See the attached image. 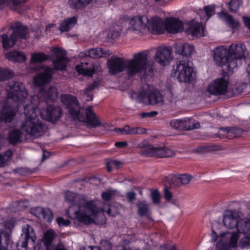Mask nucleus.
Wrapping results in <instances>:
<instances>
[{"label": "nucleus", "mask_w": 250, "mask_h": 250, "mask_svg": "<svg viewBox=\"0 0 250 250\" xmlns=\"http://www.w3.org/2000/svg\"><path fill=\"white\" fill-rule=\"evenodd\" d=\"M236 211H225L223 217L224 226L228 229H236L229 234V245L235 248L238 245L242 248H250V217H237Z\"/></svg>", "instance_id": "obj_1"}, {"label": "nucleus", "mask_w": 250, "mask_h": 250, "mask_svg": "<svg viewBox=\"0 0 250 250\" xmlns=\"http://www.w3.org/2000/svg\"><path fill=\"white\" fill-rule=\"evenodd\" d=\"M65 200L71 205L66 210V213L70 218L77 219L79 221L85 225L90 224L92 220L91 217L94 216L99 212L100 208L97 206V203L94 201H83L78 206V209H75L73 206L76 195L70 191H67L65 193Z\"/></svg>", "instance_id": "obj_2"}, {"label": "nucleus", "mask_w": 250, "mask_h": 250, "mask_svg": "<svg viewBox=\"0 0 250 250\" xmlns=\"http://www.w3.org/2000/svg\"><path fill=\"white\" fill-rule=\"evenodd\" d=\"M61 101L73 120H78L82 122H86L87 125L94 128L101 125V121L92 111L91 106L86 108L85 115H84L80 112V104L75 97L63 94L62 95Z\"/></svg>", "instance_id": "obj_3"}, {"label": "nucleus", "mask_w": 250, "mask_h": 250, "mask_svg": "<svg viewBox=\"0 0 250 250\" xmlns=\"http://www.w3.org/2000/svg\"><path fill=\"white\" fill-rule=\"evenodd\" d=\"M24 114L25 119L21 126L22 132L33 138L42 136L45 132L46 127L38 118L34 106L32 105H26L24 107Z\"/></svg>", "instance_id": "obj_4"}, {"label": "nucleus", "mask_w": 250, "mask_h": 250, "mask_svg": "<svg viewBox=\"0 0 250 250\" xmlns=\"http://www.w3.org/2000/svg\"><path fill=\"white\" fill-rule=\"evenodd\" d=\"M129 24L132 30L140 32L147 30L153 34L160 35L165 31L162 19L157 16L150 19L145 15L134 16L130 20Z\"/></svg>", "instance_id": "obj_5"}, {"label": "nucleus", "mask_w": 250, "mask_h": 250, "mask_svg": "<svg viewBox=\"0 0 250 250\" xmlns=\"http://www.w3.org/2000/svg\"><path fill=\"white\" fill-rule=\"evenodd\" d=\"M246 46L243 43L231 44L229 48L219 46L213 51L215 62H234L245 58Z\"/></svg>", "instance_id": "obj_6"}, {"label": "nucleus", "mask_w": 250, "mask_h": 250, "mask_svg": "<svg viewBox=\"0 0 250 250\" xmlns=\"http://www.w3.org/2000/svg\"><path fill=\"white\" fill-rule=\"evenodd\" d=\"M28 68L29 73L36 72V75L33 78L35 85L42 86L48 84L53 78V75L56 70L66 69V63H55L53 67L43 66L41 63H30Z\"/></svg>", "instance_id": "obj_7"}, {"label": "nucleus", "mask_w": 250, "mask_h": 250, "mask_svg": "<svg viewBox=\"0 0 250 250\" xmlns=\"http://www.w3.org/2000/svg\"><path fill=\"white\" fill-rule=\"evenodd\" d=\"M147 63H108L109 72L115 75L126 69L127 75L132 77L137 73L146 74Z\"/></svg>", "instance_id": "obj_8"}, {"label": "nucleus", "mask_w": 250, "mask_h": 250, "mask_svg": "<svg viewBox=\"0 0 250 250\" xmlns=\"http://www.w3.org/2000/svg\"><path fill=\"white\" fill-rule=\"evenodd\" d=\"M6 90L8 92V98L14 101H19L27 96L25 86L21 82H10L6 87Z\"/></svg>", "instance_id": "obj_9"}, {"label": "nucleus", "mask_w": 250, "mask_h": 250, "mask_svg": "<svg viewBox=\"0 0 250 250\" xmlns=\"http://www.w3.org/2000/svg\"><path fill=\"white\" fill-rule=\"evenodd\" d=\"M174 75H177L180 82H190L192 78L193 68L188 65V63H175L173 66Z\"/></svg>", "instance_id": "obj_10"}, {"label": "nucleus", "mask_w": 250, "mask_h": 250, "mask_svg": "<svg viewBox=\"0 0 250 250\" xmlns=\"http://www.w3.org/2000/svg\"><path fill=\"white\" fill-rule=\"evenodd\" d=\"M149 53L148 50L141 51L134 54L133 58L130 60L112 56L107 60L106 62H150L147 61Z\"/></svg>", "instance_id": "obj_11"}, {"label": "nucleus", "mask_w": 250, "mask_h": 250, "mask_svg": "<svg viewBox=\"0 0 250 250\" xmlns=\"http://www.w3.org/2000/svg\"><path fill=\"white\" fill-rule=\"evenodd\" d=\"M229 82L224 78L215 79L210 83L207 88L208 91L215 96L224 95L228 90Z\"/></svg>", "instance_id": "obj_12"}, {"label": "nucleus", "mask_w": 250, "mask_h": 250, "mask_svg": "<svg viewBox=\"0 0 250 250\" xmlns=\"http://www.w3.org/2000/svg\"><path fill=\"white\" fill-rule=\"evenodd\" d=\"M36 235L33 228L29 224H25L22 227L21 237L19 243L22 248L27 249L28 243L30 241L34 243L36 240Z\"/></svg>", "instance_id": "obj_13"}, {"label": "nucleus", "mask_w": 250, "mask_h": 250, "mask_svg": "<svg viewBox=\"0 0 250 250\" xmlns=\"http://www.w3.org/2000/svg\"><path fill=\"white\" fill-rule=\"evenodd\" d=\"M138 147L143 149L140 152L141 154L146 156H156L158 157H164L165 147H154L149 145L146 141H143L138 144Z\"/></svg>", "instance_id": "obj_14"}, {"label": "nucleus", "mask_w": 250, "mask_h": 250, "mask_svg": "<svg viewBox=\"0 0 250 250\" xmlns=\"http://www.w3.org/2000/svg\"><path fill=\"white\" fill-rule=\"evenodd\" d=\"M9 29L12 31V35L18 41L20 40H26L28 37V28L21 22L16 21L12 23Z\"/></svg>", "instance_id": "obj_15"}, {"label": "nucleus", "mask_w": 250, "mask_h": 250, "mask_svg": "<svg viewBox=\"0 0 250 250\" xmlns=\"http://www.w3.org/2000/svg\"><path fill=\"white\" fill-rule=\"evenodd\" d=\"M27 0H0V10L4 5L8 6L11 10L21 14L26 10V2Z\"/></svg>", "instance_id": "obj_16"}, {"label": "nucleus", "mask_w": 250, "mask_h": 250, "mask_svg": "<svg viewBox=\"0 0 250 250\" xmlns=\"http://www.w3.org/2000/svg\"><path fill=\"white\" fill-rule=\"evenodd\" d=\"M153 58L155 62H169L173 59L172 50L169 47L160 46Z\"/></svg>", "instance_id": "obj_17"}, {"label": "nucleus", "mask_w": 250, "mask_h": 250, "mask_svg": "<svg viewBox=\"0 0 250 250\" xmlns=\"http://www.w3.org/2000/svg\"><path fill=\"white\" fill-rule=\"evenodd\" d=\"M66 50L59 46L53 47L50 49L49 60L52 62H69Z\"/></svg>", "instance_id": "obj_18"}, {"label": "nucleus", "mask_w": 250, "mask_h": 250, "mask_svg": "<svg viewBox=\"0 0 250 250\" xmlns=\"http://www.w3.org/2000/svg\"><path fill=\"white\" fill-rule=\"evenodd\" d=\"M165 29L168 33L175 34L181 32L183 30L184 24L179 19L172 17L166 20Z\"/></svg>", "instance_id": "obj_19"}, {"label": "nucleus", "mask_w": 250, "mask_h": 250, "mask_svg": "<svg viewBox=\"0 0 250 250\" xmlns=\"http://www.w3.org/2000/svg\"><path fill=\"white\" fill-rule=\"evenodd\" d=\"M194 52V48L193 45H190L188 43H184L177 45L176 47V53L183 56V59L179 61L178 62H190L188 58H189L191 54Z\"/></svg>", "instance_id": "obj_20"}, {"label": "nucleus", "mask_w": 250, "mask_h": 250, "mask_svg": "<svg viewBox=\"0 0 250 250\" xmlns=\"http://www.w3.org/2000/svg\"><path fill=\"white\" fill-rule=\"evenodd\" d=\"M45 118L50 122L58 121L62 115V110L59 107L48 105L45 110Z\"/></svg>", "instance_id": "obj_21"}, {"label": "nucleus", "mask_w": 250, "mask_h": 250, "mask_svg": "<svg viewBox=\"0 0 250 250\" xmlns=\"http://www.w3.org/2000/svg\"><path fill=\"white\" fill-rule=\"evenodd\" d=\"M5 57L8 61L14 62H26L27 57L21 51L13 50L5 54Z\"/></svg>", "instance_id": "obj_22"}, {"label": "nucleus", "mask_w": 250, "mask_h": 250, "mask_svg": "<svg viewBox=\"0 0 250 250\" xmlns=\"http://www.w3.org/2000/svg\"><path fill=\"white\" fill-rule=\"evenodd\" d=\"M142 97L144 101L146 98L149 104L161 105L163 104L162 96L157 91H150L146 96H142Z\"/></svg>", "instance_id": "obj_23"}, {"label": "nucleus", "mask_w": 250, "mask_h": 250, "mask_svg": "<svg viewBox=\"0 0 250 250\" xmlns=\"http://www.w3.org/2000/svg\"><path fill=\"white\" fill-rule=\"evenodd\" d=\"M114 131L121 134H143L146 132V129L140 127H130L126 125L123 128L116 127Z\"/></svg>", "instance_id": "obj_24"}, {"label": "nucleus", "mask_w": 250, "mask_h": 250, "mask_svg": "<svg viewBox=\"0 0 250 250\" xmlns=\"http://www.w3.org/2000/svg\"><path fill=\"white\" fill-rule=\"evenodd\" d=\"M16 114V111L11 106H4L0 112V120L5 123L10 122Z\"/></svg>", "instance_id": "obj_25"}, {"label": "nucleus", "mask_w": 250, "mask_h": 250, "mask_svg": "<svg viewBox=\"0 0 250 250\" xmlns=\"http://www.w3.org/2000/svg\"><path fill=\"white\" fill-rule=\"evenodd\" d=\"M87 53L88 56L91 58H107L112 53L110 50L101 47L90 48L87 50Z\"/></svg>", "instance_id": "obj_26"}, {"label": "nucleus", "mask_w": 250, "mask_h": 250, "mask_svg": "<svg viewBox=\"0 0 250 250\" xmlns=\"http://www.w3.org/2000/svg\"><path fill=\"white\" fill-rule=\"evenodd\" d=\"M0 37L4 50H7L14 47L18 42L12 34L8 35L7 33H3Z\"/></svg>", "instance_id": "obj_27"}, {"label": "nucleus", "mask_w": 250, "mask_h": 250, "mask_svg": "<svg viewBox=\"0 0 250 250\" xmlns=\"http://www.w3.org/2000/svg\"><path fill=\"white\" fill-rule=\"evenodd\" d=\"M77 22V18L75 16L67 18L61 23L59 30L61 32H67L74 27Z\"/></svg>", "instance_id": "obj_28"}, {"label": "nucleus", "mask_w": 250, "mask_h": 250, "mask_svg": "<svg viewBox=\"0 0 250 250\" xmlns=\"http://www.w3.org/2000/svg\"><path fill=\"white\" fill-rule=\"evenodd\" d=\"M220 18L224 19L226 23L231 29H234L239 26V22L235 21L233 17L224 11H221L219 14Z\"/></svg>", "instance_id": "obj_29"}, {"label": "nucleus", "mask_w": 250, "mask_h": 250, "mask_svg": "<svg viewBox=\"0 0 250 250\" xmlns=\"http://www.w3.org/2000/svg\"><path fill=\"white\" fill-rule=\"evenodd\" d=\"M42 95L46 101H54L58 98V92L56 87L50 86L47 89L41 90Z\"/></svg>", "instance_id": "obj_30"}, {"label": "nucleus", "mask_w": 250, "mask_h": 250, "mask_svg": "<svg viewBox=\"0 0 250 250\" xmlns=\"http://www.w3.org/2000/svg\"><path fill=\"white\" fill-rule=\"evenodd\" d=\"M200 127V123L192 119H182V130H190Z\"/></svg>", "instance_id": "obj_31"}, {"label": "nucleus", "mask_w": 250, "mask_h": 250, "mask_svg": "<svg viewBox=\"0 0 250 250\" xmlns=\"http://www.w3.org/2000/svg\"><path fill=\"white\" fill-rule=\"evenodd\" d=\"M22 133L19 129L11 130L8 134V140L10 144L13 145L21 142Z\"/></svg>", "instance_id": "obj_32"}, {"label": "nucleus", "mask_w": 250, "mask_h": 250, "mask_svg": "<svg viewBox=\"0 0 250 250\" xmlns=\"http://www.w3.org/2000/svg\"><path fill=\"white\" fill-rule=\"evenodd\" d=\"M136 206L138 208V213L141 216H147L150 214L149 205L145 201H139Z\"/></svg>", "instance_id": "obj_33"}, {"label": "nucleus", "mask_w": 250, "mask_h": 250, "mask_svg": "<svg viewBox=\"0 0 250 250\" xmlns=\"http://www.w3.org/2000/svg\"><path fill=\"white\" fill-rule=\"evenodd\" d=\"M49 59L50 56L42 52H34L31 54L29 62H43Z\"/></svg>", "instance_id": "obj_34"}, {"label": "nucleus", "mask_w": 250, "mask_h": 250, "mask_svg": "<svg viewBox=\"0 0 250 250\" xmlns=\"http://www.w3.org/2000/svg\"><path fill=\"white\" fill-rule=\"evenodd\" d=\"M92 0H68L69 7L73 9L78 10L85 8Z\"/></svg>", "instance_id": "obj_35"}, {"label": "nucleus", "mask_w": 250, "mask_h": 250, "mask_svg": "<svg viewBox=\"0 0 250 250\" xmlns=\"http://www.w3.org/2000/svg\"><path fill=\"white\" fill-rule=\"evenodd\" d=\"M75 69L79 75L85 77H92L95 72L94 68L84 67L82 64L76 65Z\"/></svg>", "instance_id": "obj_36"}, {"label": "nucleus", "mask_w": 250, "mask_h": 250, "mask_svg": "<svg viewBox=\"0 0 250 250\" xmlns=\"http://www.w3.org/2000/svg\"><path fill=\"white\" fill-rule=\"evenodd\" d=\"M192 178V177L190 175L184 174L176 177L174 179V182L177 186L186 185L190 182Z\"/></svg>", "instance_id": "obj_37"}, {"label": "nucleus", "mask_w": 250, "mask_h": 250, "mask_svg": "<svg viewBox=\"0 0 250 250\" xmlns=\"http://www.w3.org/2000/svg\"><path fill=\"white\" fill-rule=\"evenodd\" d=\"M200 29L201 25L199 22L192 23L186 30V32L192 37H198L200 33Z\"/></svg>", "instance_id": "obj_38"}, {"label": "nucleus", "mask_w": 250, "mask_h": 250, "mask_svg": "<svg viewBox=\"0 0 250 250\" xmlns=\"http://www.w3.org/2000/svg\"><path fill=\"white\" fill-rule=\"evenodd\" d=\"M225 211H236L238 213L237 217H242V218H247L248 217H250V205L247 204L245 206L241 208V210H237V209H229L226 210Z\"/></svg>", "instance_id": "obj_39"}, {"label": "nucleus", "mask_w": 250, "mask_h": 250, "mask_svg": "<svg viewBox=\"0 0 250 250\" xmlns=\"http://www.w3.org/2000/svg\"><path fill=\"white\" fill-rule=\"evenodd\" d=\"M99 82L97 81H94L92 83L88 84L86 88L84 89V94L89 99H87V101H92L93 100V95L91 94V92L94 89L97 88L99 86Z\"/></svg>", "instance_id": "obj_40"}, {"label": "nucleus", "mask_w": 250, "mask_h": 250, "mask_svg": "<svg viewBox=\"0 0 250 250\" xmlns=\"http://www.w3.org/2000/svg\"><path fill=\"white\" fill-rule=\"evenodd\" d=\"M14 76L12 70L8 69L0 68V82L11 78Z\"/></svg>", "instance_id": "obj_41"}, {"label": "nucleus", "mask_w": 250, "mask_h": 250, "mask_svg": "<svg viewBox=\"0 0 250 250\" xmlns=\"http://www.w3.org/2000/svg\"><path fill=\"white\" fill-rule=\"evenodd\" d=\"M232 127H225L221 128L219 129V135H222L228 138L229 139H232L235 138V136L233 134V131Z\"/></svg>", "instance_id": "obj_42"}, {"label": "nucleus", "mask_w": 250, "mask_h": 250, "mask_svg": "<svg viewBox=\"0 0 250 250\" xmlns=\"http://www.w3.org/2000/svg\"><path fill=\"white\" fill-rule=\"evenodd\" d=\"M201 152H214L222 149L220 146L215 145H207L199 148Z\"/></svg>", "instance_id": "obj_43"}, {"label": "nucleus", "mask_w": 250, "mask_h": 250, "mask_svg": "<svg viewBox=\"0 0 250 250\" xmlns=\"http://www.w3.org/2000/svg\"><path fill=\"white\" fill-rule=\"evenodd\" d=\"M15 225V221L13 219H10L4 221L3 223L2 226L4 228L3 229L5 231L9 232V238H10L11 233L12 229H14Z\"/></svg>", "instance_id": "obj_44"}, {"label": "nucleus", "mask_w": 250, "mask_h": 250, "mask_svg": "<svg viewBox=\"0 0 250 250\" xmlns=\"http://www.w3.org/2000/svg\"><path fill=\"white\" fill-rule=\"evenodd\" d=\"M55 233L51 230H47L44 235V244L48 247L50 246L54 238Z\"/></svg>", "instance_id": "obj_45"}, {"label": "nucleus", "mask_w": 250, "mask_h": 250, "mask_svg": "<svg viewBox=\"0 0 250 250\" xmlns=\"http://www.w3.org/2000/svg\"><path fill=\"white\" fill-rule=\"evenodd\" d=\"M204 10L208 19H210L215 13V5H208L205 6Z\"/></svg>", "instance_id": "obj_46"}, {"label": "nucleus", "mask_w": 250, "mask_h": 250, "mask_svg": "<svg viewBox=\"0 0 250 250\" xmlns=\"http://www.w3.org/2000/svg\"><path fill=\"white\" fill-rule=\"evenodd\" d=\"M150 197L153 204L158 205L161 201V195L157 189H152L151 191Z\"/></svg>", "instance_id": "obj_47"}, {"label": "nucleus", "mask_w": 250, "mask_h": 250, "mask_svg": "<svg viewBox=\"0 0 250 250\" xmlns=\"http://www.w3.org/2000/svg\"><path fill=\"white\" fill-rule=\"evenodd\" d=\"M229 8L231 12H236L241 6L240 0H231L229 4Z\"/></svg>", "instance_id": "obj_48"}, {"label": "nucleus", "mask_w": 250, "mask_h": 250, "mask_svg": "<svg viewBox=\"0 0 250 250\" xmlns=\"http://www.w3.org/2000/svg\"><path fill=\"white\" fill-rule=\"evenodd\" d=\"M3 235L6 243H8V241H9V232L8 231H5L3 229H0V250H7L4 246L2 244V238L1 235Z\"/></svg>", "instance_id": "obj_49"}, {"label": "nucleus", "mask_w": 250, "mask_h": 250, "mask_svg": "<svg viewBox=\"0 0 250 250\" xmlns=\"http://www.w3.org/2000/svg\"><path fill=\"white\" fill-rule=\"evenodd\" d=\"M170 125L173 128L182 130V119L173 120L170 121Z\"/></svg>", "instance_id": "obj_50"}, {"label": "nucleus", "mask_w": 250, "mask_h": 250, "mask_svg": "<svg viewBox=\"0 0 250 250\" xmlns=\"http://www.w3.org/2000/svg\"><path fill=\"white\" fill-rule=\"evenodd\" d=\"M121 30L122 28L119 26L117 29H113L111 32L108 33V37L113 40H115L120 35Z\"/></svg>", "instance_id": "obj_51"}, {"label": "nucleus", "mask_w": 250, "mask_h": 250, "mask_svg": "<svg viewBox=\"0 0 250 250\" xmlns=\"http://www.w3.org/2000/svg\"><path fill=\"white\" fill-rule=\"evenodd\" d=\"M218 66L225 67L226 70L229 72L234 71V69L237 67V63H218Z\"/></svg>", "instance_id": "obj_52"}, {"label": "nucleus", "mask_w": 250, "mask_h": 250, "mask_svg": "<svg viewBox=\"0 0 250 250\" xmlns=\"http://www.w3.org/2000/svg\"><path fill=\"white\" fill-rule=\"evenodd\" d=\"M44 211L42 214V217L46 219L48 221H50L53 217V213L48 208H44Z\"/></svg>", "instance_id": "obj_53"}, {"label": "nucleus", "mask_w": 250, "mask_h": 250, "mask_svg": "<svg viewBox=\"0 0 250 250\" xmlns=\"http://www.w3.org/2000/svg\"><path fill=\"white\" fill-rule=\"evenodd\" d=\"M44 211L42 214V217L46 219L48 221H50L53 217V213L48 208H44Z\"/></svg>", "instance_id": "obj_54"}, {"label": "nucleus", "mask_w": 250, "mask_h": 250, "mask_svg": "<svg viewBox=\"0 0 250 250\" xmlns=\"http://www.w3.org/2000/svg\"><path fill=\"white\" fill-rule=\"evenodd\" d=\"M114 194L112 191H108L106 192H103L102 194L103 199L105 201H109L111 200Z\"/></svg>", "instance_id": "obj_55"}, {"label": "nucleus", "mask_w": 250, "mask_h": 250, "mask_svg": "<svg viewBox=\"0 0 250 250\" xmlns=\"http://www.w3.org/2000/svg\"><path fill=\"white\" fill-rule=\"evenodd\" d=\"M111 244L108 241H105L103 243L100 249L96 248L97 250H111Z\"/></svg>", "instance_id": "obj_56"}, {"label": "nucleus", "mask_w": 250, "mask_h": 250, "mask_svg": "<svg viewBox=\"0 0 250 250\" xmlns=\"http://www.w3.org/2000/svg\"><path fill=\"white\" fill-rule=\"evenodd\" d=\"M164 192V197L166 200L167 201H170L172 199L173 195L167 187H165Z\"/></svg>", "instance_id": "obj_57"}, {"label": "nucleus", "mask_w": 250, "mask_h": 250, "mask_svg": "<svg viewBox=\"0 0 250 250\" xmlns=\"http://www.w3.org/2000/svg\"><path fill=\"white\" fill-rule=\"evenodd\" d=\"M57 222L60 226H67L70 224V221L68 220H64L62 217H61L57 218Z\"/></svg>", "instance_id": "obj_58"}, {"label": "nucleus", "mask_w": 250, "mask_h": 250, "mask_svg": "<svg viewBox=\"0 0 250 250\" xmlns=\"http://www.w3.org/2000/svg\"><path fill=\"white\" fill-rule=\"evenodd\" d=\"M175 155V152L168 148L165 147L164 157H173Z\"/></svg>", "instance_id": "obj_59"}, {"label": "nucleus", "mask_w": 250, "mask_h": 250, "mask_svg": "<svg viewBox=\"0 0 250 250\" xmlns=\"http://www.w3.org/2000/svg\"><path fill=\"white\" fill-rule=\"evenodd\" d=\"M136 193L134 192H129L126 194L127 200L129 202L132 203L136 199Z\"/></svg>", "instance_id": "obj_60"}, {"label": "nucleus", "mask_w": 250, "mask_h": 250, "mask_svg": "<svg viewBox=\"0 0 250 250\" xmlns=\"http://www.w3.org/2000/svg\"><path fill=\"white\" fill-rule=\"evenodd\" d=\"M158 114V112L153 111L149 112H145L141 114V117L142 118H146L149 117L152 118L156 116Z\"/></svg>", "instance_id": "obj_61"}, {"label": "nucleus", "mask_w": 250, "mask_h": 250, "mask_svg": "<svg viewBox=\"0 0 250 250\" xmlns=\"http://www.w3.org/2000/svg\"><path fill=\"white\" fill-rule=\"evenodd\" d=\"M78 57L83 61H85L87 58H89V56H88L87 50L83 52H80L78 55Z\"/></svg>", "instance_id": "obj_62"}, {"label": "nucleus", "mask_w": 250, "mask_h": 250, "mask_svg": "<svg viewBox=\"0 0 250 250\" xmlns=\"http://www.w3.org/2000/svg\"><path fill=\"white\" fill-rule=\"evenodd\" d=\"M109 165H110L114 168L118 169L121 165V162L117 160H111L109 162Z\"/></svg>", "instance_id": "obj_63"}, {"label": "nucleus", "mask_w": 250, "mask_h": 250, "mask_svg": "<svg viewBox=\"0 0 250 250\" xmlns=\"http://www.w3.org/2000/svg\"><path fill=\"white\" fill-rule=\"evenodd\" d=\"M227 246L219 242L216 244L215 250H227Z\"/></svg>", "instance_id": "obj_64"}]
</instances>
